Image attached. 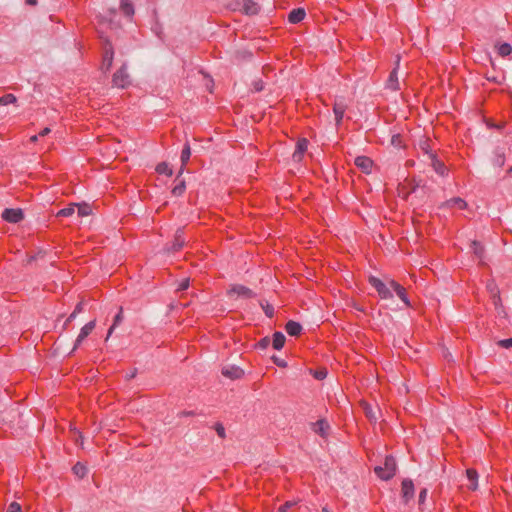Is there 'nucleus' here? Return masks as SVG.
I'll list each match as a JSON object with an SVG mask.
<instances>
[{
  "instance_id": "obj_1",
  "label": "nucleus",
  "mask_w": 512,
  "mask_h": 512,
  "mask_svg": "<svg viewBox=\"0 0 512 512\" xmlns=\"http://www.w3.org/2000/svg\"><path fill=\"white\" fill-rule=\"evenodd\" d=\"M376 475L382 480L391 479L396 473V462L392 456L385 458L383 466H377L374 469Z\"/></svg>"
},
{
  "instance_id": "obj_2",
  "label": "nucleus",
  "mask_w": 512,
  "mask_h": 512,
  "mask_svg": "<svg viewBox=\"0 0 512 512\" xmlns=\"http://www.w3.org/2000/svg\"><path fill=\"white\" fill-rule=\"evenodd\" d=\"M369 283L376 289V291L378 292L379 296L382 299H390V298H392L391 291L385 285V283H383L380 279H378V278H376L374 276H371L369 278Z\"/></svg>"
},
{
  "instance_id": "obj_3",
  "label": "nucleus",
  "mask_w": 512,
  "mask_h": 512,
  "mask_svg": "<svg viewBox=\"0 0 512 512\" xmlns=\"http://www.w3.org/2000/svg\"><path fill=\"white\" fill-rule=\"evenodd\" d=\"M113 84L119 88H125L130 84V78L125 67H121L113 75Z\"/></svg>"
},
{
  "instance_id": "obj_4",
  "label": "nucleus",
  "mask_w": 512,
  "mask_h": 512,
  "mask_svg": "<svg viewBox=\"0 0 512 512\" xmlns=\"http://www.w3.org/2000/svg\"><path fill=\"white\" fill-rule=\"evenodd\" d=\"M2 218L9 223H18L24 218V215L19 208H7L2 212Z\"/></svg>"
},
{
  "instance_id": "obj_5",
  "label": "nucleus",
  "mask_w": 512,
  "mask_h": 512,
  "mask_svg": "<svg viewBox=\"0 0 512 512\" xmlns=\"http://www.w3.org/2000/svg\"><path fill=\"white\" fill-rule=\"evenodd\" d=\"M113 58H114L113 49H112L111 45H108L104 49L103 58H102L101 69L103 71H108L111 68L112 63H113Z\"/></svg>"
},
{
  "instance_id": "obj_6",
  "label": "nucleus",
  "mask_w": 512,
  "mask_h": 512,
  "mask_svg": "<svg viewBox=\"0 0 512 512\" xmlns=\"http://www.w3.org/2000/svg\"><path fill=\"white\" fill-rule=\"evenodd\" d=\"M95 325H96V322L95 320H92L90 322H88L87 324H85L81 330H80V333L79 335L77 336V339L75 341V347L79 346L85 338L88 337V335L93 331V329L95 328Z\"/></svg>"
},
{
  "instance_id": "obj_7",
  "label": "nucleus",
  "mask_w": 512,
  "mask_h": 512,
  "mask_svg": "<svg viewBox=\"0 0 512 512\" xmlns=\"http://www.w3.org/2000/svg\"><path fill=\"white\" fill-rule=\"evenodd\" d=\"M401 492L405 502H408L414 496V484L411 480L405 479L402 481Z\"/></svg>"
},
{
  "instance_id": "obj_8",
  "label": "nucleus",
  "mask_w": 512,
  "mask_h": 512,
  "mask_svg": "<svg viewBox=\"0 0 512 512\" xmlns=\"http://www.w3.org/2000/svg\"><path fill=\"white\" fill-rule=\"evenodd\" d=\"M355 165L365 173H370L373 167V161L366 156H358L355 159Z\"/></svg>"
},
{
  "instance_id": "obj_9",
  "label": "nucleus",
  "mask_w": 512,
  "mask_h": 512,
  "mask_svg": "<svg viewBox=\"0 0 512 512\" xmlns=\"http://www.w3.org/2000/svg\"><path fill=\"white\" fill-rule=\"evenodd\" d=\"M389 284L393 288V290L396 292L397 296L404 302V304L407 307H409L410 302H409V299H408V296L406 293V289L394 280H391L389 282Z\"/></svg>"
},
{
  "instance_id": "obj_10",
  "label": "nucleus",
  "mask_w": 512,
  "mask_h": 512,
  "mask_svg": "<svg viewBox=\"0 0 512 512\" xmlns=\"http://www.w3.org/2000/svg\"><path fill=\"white\" fill-rule=\"evenodd\" d=\"M222 374L231 379H239L244 375V371L239 367L231 366L223 368Z\"/></svg>"
},
{
  "instance_id": "obj_11",
  "label": "nucleus",
  "mask_w": 512,
  "mask_h": 512,
  "mask_svg": "<svg viewBox=\"0 0 512 512\" xmlns=\"http://www.w3.org/2000/svg\"><path fill=\"white\" fill-rule=\"evenodd\" d=\"M398 65H399V59L397 60V67H395L390 75H389V78L387 80V87L391 90H399V81H398V75H397V69H398Z\"/></svg>"
},
{
  "instance_id": "obj_12",
  "label": "nucleus",
  "mask_w": 512,
  "mask_h": 512,
  "mask_svg": "<svg viewBox=\"0 0 512 512\" xmlns=\"http://www.w3.org/2000/svg\"><path fill=\"white\" fill-rule=\"evenodd\" d=\"M308 147V141L306 139H300L297 142L295 152L293 153V158L295 160H301L303 154L306 152Z\"/></svg>"
},
{
  "instance_id": "obj_13",
  "label": "nucleus",
  "mask_w": 512,
  "mask_h": 512,
  "mask_svg": "<svg viewBox=\"0 0 512 512\" xmlns=\"http://www.w3.org/2000/svg\"><path fill=\"white\" fill-rule=\"evenodd\" d=\"M305 15L306 14H305L304 9H302V8L293 9L288 15V20L290 23L296 24V23L301 22L304 19Z\"/></svg>"
},
{
  "instance_id": "obj_14",
  "label": "nucleus",
  "mask_w": 512,
  "mask_h": 512,
  "mask_svg": "<svg viewBox=\"0 0 512 512\" xmlns=\"http://www.w3.org/2000/svg\"><path fill=\"white\" fill-rule=\"evenodd\" d=\"M466 476L470 481L469 489L474 491L478 487V473L475 469L469 468L466 470Z\"/></svg>"
},
{
  "instance_id": "obj_15",
  "label": "nucleus",
  "mask_w": 512,
  "mask_h": 512,
  "mask_svg": "<svg viewBox=\"0 0 512 512\" xmlns=\"http://www.w3.org/2000/svg\"><path fill=\"white\" fill-rule=\"evenodd\" d=\"M315 433L319 434L322 437L327 436L329 430V424L325 420H318L313 427Z\"/></svg>"
},
{
  "instance_id": "obj_16",
  "label": "nucleus",
  "mask_w": 512,
  "mask_h": 512,
  "mask_svg": "<svg viewBox=\"0 0 512 512\" xmlns=\"http://www.w3.org/2000/svg\"><path fill=\"white\" fill-rule=\"evenodd\" d=\"M285 336L283 333L281 332H275L273 334V338H272V346L274 349L276 350H280L283 348L284 344H285Z\"/></svg>"
},
{
  "instance_id": "obj_17",
  "label": "nucleus",
  "mask_w": 512,
  "mask_h": 512,
  "mask_svg": "<svg viewBox=\"0 0 512 512\" xmlns=\"http://www.w3.org/2000/svg\"><path fill=\"white\" fill-rule=\"evenodd\" d=\"M285 330L289 335L297 336L300 334L302 327L299 323L295 321H289L285 326Z\"/></svg>"
},
{
  "instance_id": "obj_18",
  "label": "nucleus",
  "mask_w": 512,
  "mask_h": 512,
  "mask_svg": "<svg viewBox=\"0 0 512 512\" xmlns=\"http://www.w3.org/2000/svg\"><path fill=\"white\" fill-rule=\"evenodd\" d=\"M230 293L236 294L238 296L244 297H252V291L245 286L235 285L231 288Z\"/></svg>"
},
{
  "instance_id": "obj_19",
  "label": "nucleus",
  "mask_w": 512,
  "mask_h": 512,
  "mask_svg": "<svg viewBox=\"0 0 512 512\" xmlns=\"http://www.w3.org/2000/svg\"><path fill=\"white\" fill-rule=\"evenodd\" d=\"M243 9L248 15H255L259 12V6L252 0H246L243 4Z\"/></svg>"
},
{
  "instance_id": "obj_20",
  "label": "nucleus",
  "mask_w": 512,
  "mask_h": 512,
  "mask_svg": "<svg viewBox=\"0 0 512 512\" xmlns=\"http://www.w3.org/2000/svg\"><path fill=\"white\" fill-rule=\"evenodd\" d=\"M447 207L449 208H457L459 210H463L466 208V202L461 198H453L446 202Z\"/></svg>"
},
{
  "instance_id": "obj_21",
  "label": "nucleus",
  "mask_w": 512,
  "mask_h": 512,
  "mask_svg": "<svg viewBox=\"0 0 512 512\" xmlns=\"http://www.w3.org/2000/svg\"><path fill=\"white\" fill-rule=\"evenodd\" d=\"M497 53L501 57H507L512 53V47L509 43H500L496 45Z\"/></svg>"
},
{
  "instance_id": "obj_22",
  "label": "nucleus",
  "mask_w": 512,
  "mask_h": 512,
  "mask_svg": "<svg viewBox=\"0 0 512 512\" xmlns=\"http://www.w3.org/2000/svg\"><path fill=\"white\" fill-rule=\"evenodd\" d=\"M333 112L335 114L336 122H337V124H339L344 117L345 106L342 104H339V103H335L333 106Z\"/></svg>"
},
{
  "instance_id": "obj_23",
  "label": "nucleus",
  "mask_w": 512,
  "mask_h": 512,
  "mask_svg": "<svg viewBox=\"0 0 512 512\" xmlns=\"http://www.w3.org/2000/svg\"><path fill=\"white\" fill-rule=\"evenodd\" d=\"M432 165H433V168L436 171V173H438L441 176L446 175L447 168L443 162H441L437 159H433Z\"/></svg>"
},
{
  "instance_id": "obj_24",
  "label": "nucleus",
  "mask_w": 512,
  "mask_h": 512,
  "mask_svg": "<svg viewBox=\"0 0 512 512\" xmlns=\"http://www.w3.org/2000/svg\"><path fill=\"white\" fill-rule=\"evenodd\" d=\"M191 156V149L189 144H185L181 152L182 168L188 163Z\"/></svg>"
},
{
  "instance_id": "obj_25",
  "label": "nucleus",
  "mask_w": 512,
  "mask_h": 512,
  "mask_svg": "<svg viewBox=\"0 0 512 512\" xmlns=\"http://www.w3.org/2000/svg\"><path fill=\"white\" fill-rule=\"evenodd\" d=\"M156 171L159 173V174H165L167 176H172L173 174V171L172 169L170 168V166L163 162V163H160L157 165L156 167Z\"/></svg>"
},
{
  "instance_id": "obj_26",
  "label": "nucleus",
  "mask_w": 512,
  "mask_h": 512,
  "mask_svg": "<svg viewBox=\"0 0 512 512\" xmlns=\"http://www.w3.org/2000/svg\"><path fill=\"white\" fill-rule=\"evenodd\" d=\"M121 9L127 16L134 14V9L129 0H121Z\"/></svg>"
},
{
  "instance_id": "obj_27",
  "label": "nucleus",
  "mask_w": 512,
  "mask_h": 512,
  "mask_svg": "<svg viewBox=\"0 0 512 512\" xmlns=\"http://www.w3.org/2000/svg\"><path fill=\"white\" fill-rule=\"evenodd\" d=\"M78 209L79 216H88L91 214L92 210L90 205L83 203V204H77L75 205Z\"/></svg>"
},
{
  "instance_id": "obj_28",
  "label": "nucleus",
  "mask_w": 512,
  "mask_h": 512,
  "mask_svg": "<svg viewBox=\"0 0 512 512\" xmlns=\"http://www.w3.org/2000/svg\"><path fill=\"white\" fill-rule=\"evenodd\" d=\"M73 472L75 475L82 478L86 475L87 469L85 465L78 462L73 466Z\"/></svg>"
},
{
  "instance_id": "obj_29",
  "label": "nucleus",
  "mask_w": 512,
  "mask_h": 512,
  "mask_svg": "<svg viewBox=\"0 0 512 512\" xmlns=\"http://www.w3.org/2000/svg\"><path fill=\"white\" fill-rule=\"evenodd\" d=\"M16 101L17 98L13 94H6L0 97V105L2 106L14 104Z\"/></svg>"
},
{
  "instance_id": "obj_30",
  "label": "nucleus",
  "mask_w": 512,
  "mask_h": 512,
  "mask_svg": "<svg viewBox=\"0 0 512 512\" xmlns=\"http://www.w3.org/2000/svg\"><path fill=\"white\" fill-rule=\"evenodd\" d=\"M472 249H473V253L479 258L481 259L483 257V254H484V247L477 241H473L472 242Z\"/></svg>"
},
{
  "instance_id": "obj_31",
  "label": "nucleus",
  "mask_w": 512,
  "mask_h": 512,
  "mask_svg": "<svg viewBox=\"0 0 512 512\" xmlns=\"http://www.w3.org/2000/svg\"><path fill=\"white\" fill-rule=\"evenodd\" d=\"M75 207H76L75 204L69 205L68 207L61 209L58 212L57 216H60V217L71 216L75 212Z\"/></svg>"
},
{
  "instance_id": "obj_32",
  "label": "nucleus",
  "mask_w": 512,
  "mask_h": 512,
  "mask_svg": "<svg viewBox=\"0 0 512 512\" xmlns=\"http://www.w3.org/2000/svg\"><path fill=\"white\" fill-rule=\"evenodd\" d=\"M185 191V183L184 181H180L177 185L174 186V188L172 189V194L174 196H180L184 193Z\"/></svg>"
},
{
  "instance_id": "obj_33",
  "label": "nucleus",
  "mask_w": 512,
  "mask_h": 512,
  "mask_svg": "<svg viewBox=\"0 0 512 512\" xmlns=\"http://www.w3.org/2000/svg\"><path fill=\"white\" fill-rule=\"evenodd\" d=\"M122 321V309H120V311L118 312V314L115 316L114 318V323L113 325L110 327L109 331H108V335H107V338L111 336V334L113 333V330L114 328Z\"/></svg>"
},
{
  "instance_id": "obj_34",
  "label": "nucleus",
  "mask_w": 512,
  "mask_h": 512,
  "mask_svg": "<svg viewBox=\"0 0 512 512\" xmlns=\"http://www.w3.org/2000/svg\"><path fill=\"white\" fill-rule=\"evenodd\" d=\"M6 512H22L20 504L12 502Z\"/></svg>"
},
{
  "instance_id": "obj_35",
  "label": "nucleus",
  "mask_w": 512,
  "mask_h": 512,
  "mask_svg": "<svg viewBox=\"0 0 512 512\" xmlns=\"http://www.w3.org/2000/svg\"><path fill=\"white\" fill-rule=\"evenodd\" d=\"M326 376H327L326 369H319V370L315 371V373H314V377L318 380H322V379L326 378Z\"/></svg>"
},
{
  "instance_id": "obj_36",
  "label": "nucleus",
  "mask_w": 512,
  "mask_h": 512,
  "mask_svg": "<svg viewBox=\"0 0 512 512\" xmlns=\"http://www.w3.org/2000/svg\"><path fill=\"white\" fill-rule=\"evenodd\" d=\"M292 506V502H286L285 504L281 505L276 512H287V510Z\"/></svg>"
},
{
  "instance_id": "obj_37",
  "label": "nucleus",
  "mask_w": 512,
  "mask_h": 512,
  "mask_svg": "<svg viewBox=\"0 0 512 512\" xmlns=\"http://www.w3.org/2000/svg\"><path fill=\"white\" fill-rule=\"evenodd\" d=\"M499 344H500L502 347L510 348V347H512V338L501 340V341L499 342Z\"/></svg>"
},
{
  "instance_id": "obj_38",
  "label": "nucleus",
  "mask_w": 512,
  "mask_h": 512,
  "mask_svg": "<svg viewBox=\"0 0 512 512\" xmlns=\"http://www.w3.org/2000/svg\"><path fill=\"white\" fill-rule=\"evenodd\" d=\"M189 287V280L188 279H184L180 282L179 284V287H178V290H185Z\"/></svg>"
},
{
  "instance_id": "obj_39",
  "label": "nucleus",
  "mask_w": 512,
  "mask_h": 512,
  "mask_svg": "<svg viewBox=\"0 0 512 512\" xmlns=\"http://www.w3.org/2000/svg\"><path fill=\"white\" fill-rule=\"evenodd\" d=\"M217 433L220 437H224L225 435V429L222 426L217 427Z\"/></svg>"
},
{
  "instance_id": "obj_40",
  "label": "nucleus",
  "mask_w": 512,
  "mask_h": 512,
  "mask_svg": "<svg viewBox=\"0 0 512 512\" xmlns=\"http://www.w3.org/2000/svg\"><path fill=\"white\" fill-rule=\"evenodd\" d=\"M426 495H427V490L426 489H423L421 492H420V495H419V499L420 501H424L425 498H426Z\"/></svg>"
},
{
  "instance_id": "obj_41",
  "label": "nucleus",
  "mask_w": 512,
  "mask_h": 512,
  "mask_svg": "<svg viewBox=\"0 0 512 512\" xmlns=\"http://www.w3.org/2000/svg\"><path fill=\"white\" fill-rule=\"evenodd\" d=\"M50 133V128L46 127L44 128L40 133H39V136L43 137V136H46Z\"/></svg>"
},
{
  "instance_id": "obj_42",
  "label": "nucleus",
  "mask_w": 512,
  "mask_h": 512,
  "mask_svg": "<svg viewBox=\"0 0 512 512\" xmlns=\"http://www.w3.org/2000/svg\"><path fill=\"white\" fill-rule=\"evenodd\" d=\"M81 311V305L78 304L77 307L75 308V311L71 314V318L75 317L76 313L80 312Z\"/></svg>"
},
{
  "instance_id": "obj_43",
  "label": "nucleus",
  "mask_w": 512,
  "mask_h": 512,
  "mask_svg": "<svg viewBox=\"0 0 512 512\" xmlns=\"http://www.w3.org/2000/svg\"><path fill=\"white\" fill-rule=\"evenodd\" d=\"M26 3L29 5H35L37 3V0H26Z\"/></svg>"
},
{
  "instance_id": "obj_44",
  "label": "nucleus",
  "mask_w": 512,
  "mask_h": 512,
  "mask_svg": "<svg viewBox=\"0 0 512 512\" xmlns=\"http://www.w3.org/2000/svg\"><path fill=\"white\" fill-rule=\"evenodd\" d=\"M37 139H38V136H37V135H33V136H31V137H30V141H31V142H36V141H37Z\"/></svg>"
},
{
  "instance_id": "obj_45",
  "label": "nucleus",
  "mask_w": 512,
  "mask_h": 512,
  "mask_svg": "<svg viewBox=\"0 0 512 512\" xmlns=\"http://www.w3.org/2000/svg\"><path fill=\"white\" fill-rule=\"evenodd\" d=\"M398 138H399V136H394V137H393V139H392V142H393V143H398V140H396V139H398Z\"/></svg>"
},
{
  "instance_id": "obj_46",
  "label": "nucleus",
  "mask_w": 512,
  "mask_h": 512,
  "mask_svg": "<svg viewBox=\"0 0 512 512\" xmlns=\"http://www.w3.org/2000/svg\"><path fill=\"white\" fill-rule=\"evenodd\" d=\"M398 138H399V136H394V137H393V139H392V142H393V143H398V140H396V139H398Z\"/></svg>"
},
{
  "instance_id": "obj_47",
  "label": "nucleus",
  "mask_w": 512,
  "mask_h": 512,
  "mask_svg": "<svg viewBox=\"0 0 512 512\" xmlns=\"http://www.w3.org/2000/svg\"><path fill=\"white\" fill-rule=\"evenodd\" d=\"M278 366H284L285 364L282 361L277 362Z\"/></svg>"
},
{
  "instance_id": "obj_48",
  "label": "nucleus",
  "mask_w": 512,
  "mask_h": 512,
  "mask_svg": "<svg viewBox=\"0 0 512 512\" xmlns=\"http://www.w3.org/2000/svg\"><path fill=\"white\" fill-rule=\"evenodd\" d=\"M278 366H284L285 364L282 361L277 362Z\"/></svg>"
},
{
  "instance_id": "obj_49",
  "label": "nucleus",
  "mask_w": 512,
  "mask_h": 512,
  "mask_svg": "<svg viewBox=\"0 0 512 512\" xmlns=\"http://www.w3.org/2000/svg\"><path fill=\"white\" fill-rule=\"evenodd\" d=\"M323 512H329L326 508H323Z\"/></svg>"
}]
</instances>
